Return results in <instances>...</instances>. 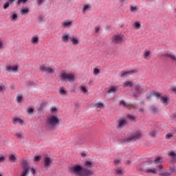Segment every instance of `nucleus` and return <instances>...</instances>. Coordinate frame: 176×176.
I'll return each instance as SVG.
<instances>
[{
    "instance_id": "nucleus-1",
    "label": "nucleus",
    "mask_w": 176,
    "mask_h": 176,
    "mask_svg": "<svg viewBox=\"0 0 176 176\" xmlns=\"http://www.w3.org/2000/svg\"><path fill=\"white\" fill-rule=\"evenodd\" d=\"M69 172L76 176H91L93 171L90 169L83 168L80 165H74L69 168Z\"/></svg>"
},
{
    "instance_id": "nucleus-2",
    "label": "nucleus",
    "mask_w": 176,
    "mask_h": 176,
    "mask_svg": "<svg viewBox=\"0 0 176 176\" xmlns=\"http://www.w3.org/2000/svg\"><path fill=\"white\" fill-rule=\"evenodd\" d=\"M58 123H60V120L56 116H51L47 120V125L50 129H54Z\"/></svg>"
},
{
    "instance_id": "nucleus-3",
    "label": "nucleus",
    "mask_w": 176,
    "mask_h": 176,
    "mask_svg": "<svg viewBox=\"0 0 176 176\" xmlns=\"http://www.w3.org/2000/svg\"><path fill=\"white\" fill-rule=\"evenodd\" d=\"M60 78L61 80L65 82H67V80H68V82H69L70 83L75 82V75L72 74L61 73Z\"/></svg>"
},
{
    "instance_id": "nucleus-4",
    "label": "nucleus",
    "mask_w": 176,
    "mask_h": 176,
    "mask_svg": "<svg viewBox=\"0 0 176 176\" xmlns=\"http://www.w3.org/2000/svg\"><path fill=\"white\" fill-rule=\"evenodd\" d=\"M140 138H141V133L140 132H135L124 139L123 142L126 144L128 141H135L140 140Z\"/></svg>"
},
{
    "instance_id": "nucleus-5",
    "label": "nucleus",
    "mask_w": 176,
    "mask_h": 176,
    "mask_svg": "<svg viewBox=\"0 0 176 176\" xmlns=\"http://www.w3.org/2000/svg\"><path fill=\"white\" fill-rule=\"evenodd\" d=\"M137 72H138V70L133 69L132 70H129V71H122L121 72H120V76H121V78H126V76H130V75H133L134 74H137Z\"/></svg>"
},
{
    "instance_id": "nucleus-6",
    "label": "nucleus",
    "mask_w": 176,
    "mask_h": 176,
    "mask_svg": "<svg viewBox=\"0 0 176 176\" xmlns=\"http://www.w3.org/2000/svg\"><path fill=\"white\" fill-rule=\"evenodd\" d=\"M23 164V172L21 174V176H27L28 174V170H30V166L28 165V162L27 160H23L22 162Z\"/></svg>"
},
{
    "instance_id": "nucleus-7",
    "label": "nucleus",
    "mask_w": 176,
    "mask_h": 176,
    "mask_svg": "<svg viewBox=\"0 0 176 176\" xmlns=\"http://www.w3.org/2000/svg\"><path fill=\"white\" fill-rule=\"evenodd\" d=\"M135 93L133 94V96L138 97V95L144 91V86H142L141 84H137L135 87Z\"/></svg>"
},
{
    "instance_id": "nucleus-8",
    "label": "nucleus",
    "mask_w": 176,
    "mask_h": 176,
    "mask_svg": "<svg viewBox=\"0 0 176 176\" xmlns=\"http://www.w3.org/2000/svg\"><path fill=\"white\" fill-rule=\"evenodd\" d=\"M40 71L42 72H47V74H54V68L49 66L42 65L40 67Z\"/></svg>"
},
{
    "instance_id": "nucleus-9",
    "label": "nucleus",
    "mask_w": 176,
    "mask_h": 176,
    "mask_svg": "<svg viewBox=\"0 0 176 176\" xmlns=\"http://www.w3.org/2000/svg\"><path fill=\"white\" fill-rule=\"evenodd\" d=\"M123 41V37L119 34L114 35L111 38V41L113 43H122Z\"/></svg>"
},
{
    "instance_id": "nucleus-10",
    "label": "nucleus",
    "mask_w": 176,
    "mask_h": 176,
    "mask_svg": "<svg viewBox=\"0 0 176 176\" xmlns=\"http://www.w3.org/2000/svg\"><path fill=\"white\" fill-rule=\"evenodd\" d=\"M72 37L69 36V34L68 33H64V34L62 36V41L65 43H68L69 41H71Z\"/></svg>"
},
{
    "instance_id": "nucleus-11",
    "label": "nucleus",
    "mask_w": 176,
    "mask_h": 176,
    "mask_svg": "<svg viewBox=\"0 0 176 176\" xmlns=\"http://www.w3.org/2000/svg\"><path fill=\"white\" fill-rule=\"evenodd\" d=\"M119 87L118 86H111L109 87V90L107 91V93L109 94H114V93H116L118 91V89Z\"/></svg>"
},
{
    "instance_id": "nucleus-12",
    "label": "nucleus",
    "mask_w": 176,
    "mask_h": 176,
    "mask_svg": "<svg viewBox=\"0 0 176 176\" xmlns=\"http://www.w3.org/2000/svg\"><path fill=\"white\" fill-rule=\"evenodd\" d=\"M160 98L162 100V104L164 105H168V104H170V98L167 96H161Z\"/></svg>"
},
{
    "instance_id": "nucleus-13",
    "label": "nucleus",
    "mask_w": 176,
    "mask_h": 176,
    "mask_svg": "<svg viewBox=\"0 0 176 176\" xmlns=\"http://www.w3.org/2000/svg\"><path fill=\"white\" fill-rule=\"evenodd\" d=\"M18 69H19L18 65L8 66L6 67V71H8V72H16V71H17Z\"/></svg>"
},
{
    "instance_id": "nucleus-14",
    "label": "nucleus",
    "mask_w": 176,
    "mask_h": 176,
    "mask_svg": "<svg viewBox=\"0 0 176 176\" xmlns=\"http://www.w3.org/2000/svg\"><path fill=\"white\" fill-rule=\"evenodd\" d=\"M52 163V160L49 157H45L44 158V167H49Z\"/></svg>"
},
{
    "instance_id": "nucleus-15",
    "label": "nucleus",
    "mask_w": 176,
    "mask_h": 176,
    "mask_svg": "<svg viewBox=\"0 0 176 176\" xmlns=\"http://www.w3.org/2000/svg\"><path fill=\"white\" fill-rule=\"evenodd\" d=\"M12 123L13 124H16L19 123L21 126H23L24 121L20 118H14L12 120Z\"/></svg>"
},
{
    "instance_id": "nucleus-16",
    "label": "nucleus",
    "mask_w": 176,
    "mask_h": 176,
    "mask_svg": "<svg viewBox=\"0 0 176 176\" xmlns=\"http://www.w3.org/2000/svg\"><path fill=\"white\" fill-rule=\"evenodd\" d=\"M134 86V82L131 81H125L122 84V87H132Z\"/></svg>"
},
{
    "instance_id": "nucleus-17",
    "label": "nucleus",
    "mask_w": 176,
    "mask_h": 176,
    "mask_svg": "<svg viewBox=\"0 0 176 176\" xmlns=\"http://www.w3.org/2000/svg\"><path fill=\"white\" fill-rule=\"evenodd\" d=\"M140 10V8L138 6H130V12L132 13H137Z\"/></svg>"
},
{
    "instance_id": "nucleus-18",
    "label": "nucleus",
    "mask_w": 176,
    "mask_h": 176,
    "mask_svg": "<svg viewBox=\"0 0 176 176\" xmlns=\"http://www.w3.org/2000/svg\"><path fill=\"white\" fill-rule=\"evenodd\" d=\"M138 170H139L140 171H144L145 173V170L146 169V164L145 163H142L141 164H140L138 167H137Z\"/></svg>"
},
{
    "instance_id": "nucleus-19",
    "label": "nucleus",
    "mask_w": 176,
    "mask_h": 176,
    "mask_svg": "<svg viewBox=\"0 0 176 176\" xmlns=\"http://www.w3.org/2000/svg\"><path fill=\"white\" fill-rule=\"evenodd\" d=\"M144 173H146L147 174H157V172L155 168L149 169L148 168H146Z\"/></svg>"
},
{
    "instance_id": "nucleus-20",
    "label": "nucleus",
    "mask_w": 176,
    "mask_h": 176,
    "mask_svg": "<svg viewBox=\"0 0 176 176\" xmlns=\"http://www.w3.org/2000/svg\"><path fill=\"white\" fill-rule=\"evenodd\" d=\"M126 124H127V122L126 121V120H120L118 122V127H120V129H122V127H124Z\"/></svg>"
},
{
    "instance_id": "nucleus-21",
    "label": "nucleus",
    "mask_w": 176,
    "mask_h": 176,
    "mask_svg": "<svg viewBox=\"0 0 176 176\" xmlns=\"http://www.w3.org/2000/svg\"><path fill=\"white\" fill-rule=\"evenodd\" d=\"M72 24V21H66L65 22H63L62 25L64 28H69V27H71Z\"/></svg>"
},
{
    "instance_id": "nucleus-22",
    "label": "nucleus",
    "mask_w": 176,
    "mask_h": 176,
    "mask_svg": "<svg viewBox=\"0 0 176 176\" xmlns=\"http://www.w3.org/2000/svg\"><path fill=\"white\" fill-rule=\"evenodd\" d=\"M143 57L145 58V60H149L151 58V52L150 51H144L143 54Z\"/></svg>"
},
{
    "instance_id": "nucleus-23",
    "label": "nucleus",
    "mask_w": 176,
    "mask_h": 176,
    "mask_svg": "<svg viewBox=\"0 0 176 176\" xmlns=\"http://www.w3.org/2000/svg\"><path fill=\"white\" fill-rule=\"evenodd\" d=\"M70 41L73 45H79V40L75 36H72V38H70Z\"/></svg>"
},
{
    "instance_id": "nucleus-24",
    "label": "nucleus",
    "mask_w": 176,
    "mask_h": 176,
    "mask_svg": "<svg viewBox=\"0 0 176 176\" xmlns=\"http://www.w3.org/2000/svg\"><path fill=\"white\" fill-rule=\"evenodd\" d=\"M22 16H25V14H28L30 13V8L28 7L24 8L21 11Z\"/></svg>"
},
{
    "instance_id": "nucleus-25",
    "label": "nucleus",
    "mask_w": 176,
    "mask_h": 176,
    "mask_svg": "<svg viewBox=\"0 0 176 176\" xmlns=\"http://www.w3.org/2000/svg\"><path fill=\"white\" fill-rule=\"evenodd\" d=\"M164 56L165 57H168L170 59L173 60V61H176L175 56H174V55H173L170 52H167L166 54H165Z\"/></svg>"
},
{
    "instance_id": "nucleus-26",
    "label": "nucleus",
    "mask_w": 176,
    "mask_h": 176,
    "mask_svg": "<svg viewBox=\"0 0 176 176\" xmlns=\"http://www.w3.org/2000/svg\"><path fill=\"white\" fill-rule=\"evenodd\" d=\"M8 160L11 163H15V162L16 160V155H13V154L10 155Z\"/></svg>"
},
{
    "instance_id": "nucleus-27",
    "label": "nucleus",
    "mask_w": 176,
    "mask_h": 176,
    "mask_svg": "<svg viewBox=\"0 0 176 176\" xmlns=\"http://www.w3.org/2000/svg\"><path fill=\"white\" fill-rule=\"evenodd\" d=\"M173 170L174 169H170L168 171H165V172L161 171V174L162 175H164V176H170L171 175V173H173Z\"/></svg>"
},
{
    "instance_id": "nucleus-28",
    "label": "nucleus",
    "mask_w": 176,
    "mask_h": 176,
    "mask_svg": "<svg viewBox=\"0 0 176 176\" xmlns=\"http://www.w3.org/2000/svg\"><path fill=\"white\" fill-rule=\"evenodd\" d=\"M155 164H159V163H163V158L162 157H157L154 160Z\"/></svg>"
},
{
    "instance_id": "nucleus-29",
    "label": "nucleus",
    "mask_w": 176,
    "mask_h": 176,
    "mask_svg": "<svg viewBox=\"0 0 176 176\" xmlns=\"http://www.w3.org/2000/svg\"><path fill=\"white\" fill-rule=\"evenodd\" d=\"M38 41H39V38H38V36H35L32 38L31 42H32V43L36 45V43H38Z\"/></svg>"
},
{
    "instance_id": "nucleus-30",
    "label": "nucleus",
    "mask_w": 176,
    "mask_h": 176,
    "mask_svg": "<svg viewBox=\"0 0 176 176\" xmlns=\"http://www.w3.org/2000/svg\"><path fill=\"white\" fill-rule=\"evenodd\" d=\"M59 93L61 94V96H64V94H67V90L64 87H60L59 89Z\"/></svg>"
},
{
    "instance_id": "nucleus-31",
    "label": "nucleus",
    "mask_w": 176,
    "mask_h": 176,
    "mask_svg": "<svg viewBox=\"0 0 176 176\" xmlns=\"http://www.w3.org/2000/svg\"><path fill=\"white\" fill-rule=\"evenodd\" d=\"M16 137L19 140H23V138H24V135H23V133L19 132V133L16 134Z\"/></svg>"
},
{
    "instance_id": "nucleus-32",
    "label": "nucleus",
    "mask_w": 176,
    "mask_h": 176,
    "mask_svg": "<svg viewBox=\"0 0 176 176\" xmlns=\"http://www.w3.org/2000/svg\"><path fill=\"white\" fill-rule=\"evenodd\" d=\"M6 90V87L3 85V83L0 84V93H2V91H5Z\"/></svg>"
},
{
    "instance_id": "nucleus-33",
    "label": "nucleus",
    "mask_w": 176,
    "mask_h": 176,
    "mask_svg": "<svg viewBox=\"0 0 176 176\" xmlns=\"http://www.w3.org/2000/svg\"><path fill=\"white\" fill-rule=\"evenodd\" d=\"M96 108H104V103L102 102H98L95 104Z\"/></svg>"
},
{
    "instance_id": "nucleus-34",
    "label": "nucleus",
    "mask_w": 176,
    "mask_h": 176,
    "mask_svg": "<svg viewBox=\"0 0 176 176\" xmlns=\"http://www.w3.org/2000/svg\"><path fill=\"white\" fill-rule=\"evenodd\" d=\"M150 109H151V112H153L154 113L157 112V108L155 106H151L150 107Z\"/></svg>"
},
{
    "instance_id": "nucleus-35",
    "label": "nucleus",
    "mask_w": 176,
    "mask_h": 176,
    "mask_svg": "<svg viewBox=\"0 0 176 176\" xmlns=\"http://www.w3.org/2000/svg\"><path fill=\"white\" fill-rule=\"evenodd\" d=\"M10 1H7V2H6L5 3H4V5H3V9L4 10H6V9H8V6H10Z\"/></svg>"
},
{
    "instance_id": "nucleus-36",
    "label": "nucleus",
    "mask_w": 176,
    "mask_h": 176,
    "mask_svg": "<svg viewBox=\"0 0 176 176\" xmlns=\"http://www.w3.org/2000/svg\"><path fill=\"white\" fill-rule=\"evenodd\" d=\"M85 166L88 168H91V162L90 161H87L85 163Z\"/></svg>"
},
{
    "instance_id": "nucleus-37",
    "label": "nucleus",
    "mask_w": 176,
    "mask_h": 176,
    "mask_svg": "<svg viewBox=\"0 0 176 176\" xmlns=\"http://www.w3.org/2000/svg\"><path fill=\"white\" fill-rule=\"evenodd\" d=\"M168 156H170V157H172L173 159H175V156H176V154L175 153H174V151H171L170 153H168Z\"/></svg>"
},
{
    "instance_id": "nucleus-38",
    "label": "nucleus",
    "mask_w": 176,
    "mask_h": 176,
    "mask_svg": "<svg viewBox=\"0 0 176 176\" xmlns=\"http://www.w3.org/2000/svg\"><path fill=\"white\" fill-rule=\"evenodd\" d=\"M89 8H90V5H84L82 8V12H86L87 10H89Z\"/></svg>"
},
{
    "instance_id": "nucleus-39",
    "label": "nucleus",
    "mask_w": 176,
    "mask_h": 176,
    "mask_svg": "<svg viewBox=\"0 0 176 176\" xmlns=\"http://www.w3.org/2000/svg\"><path fill=\"white\" fill-rule=\"evenodd\" d=\"M120 105H122V107H124V108H126L127 107V104H126V102H124V100H122L120 102Z\"/></svg>"
},
{
    "instance_id": "nucleus-40",
    "label": "nucleus",
    "mask_w": 176,
    "mask_h": 176,
    "mask_svg": "<svg viewBox=\"0 0 176 176\" xmlns=\"http://www.w3.org/2000/svg\"><path fill=\"white\" fill-rule=\"evenodd\" d=\"M41 159H42V157L40 155H37L34 157V162H39Z\"/></svg>"
},
{
    "instance_id": "nucleus-41",
    "label": "nucleus",
    "mask_w": 176,
    "mask_h": 176,
    "mask_svg": "<svg viewBox=\"0 0 176 176\" xmlns=\"http://www.w3.org/2000/svg\"><path fill=\"white\" fill-rule=\"evenodd\" d=\"M11 19L12 21H16L17 20V14H12Z\"/></svg>"
},
{
    "instance_id": "nucleus-42",
    "label": "nucleus",
    "mask_w": 176,
    "mask_h": 176,
    "mask_svg": "<svg viewBox=\"0 0 176 176\" xmlns=\"http://www.w3.org/2000/svg\"><path fill=\"white\" fill-rule=\"evenodd\" d=\"M170 138H173V135L170 133H168L166 135V140H170Z\"/></svg>"
},
{
    "instance_id": "nucleus-43",
    "label": "nucleus",
    "mask_w": 176,
    "mask_h": 176,
    "mask_svg": "<svg viewBox=\"0 0 176 176\" xmlns=\"http://www.w3.org/2000/svg\"><path fill=\"white\" fill-rule=\"evenodd\" d=\"M114 164L115 166H119V164H120V160L119 159L114 160Z\"/></svg>"
},
{
    "instance_id": "nucleus-44",
    "label": "nucleus",
    "mask_w": 176,
    "mask_h": 176,
    "mask_svg": "<svg viewBox=\"0 0 176 176\" xmlns=\"http://www.w3.org/2000/svg\"><path fill=\"white\" fill-rule=\"evenodd\" d=\"M26 2H28V0H18L17 3L20 5L21 3H25Z\"/></svg>"
},
{
    "instance_id": "nucleus-45",
    "label": "nucleus",
    "mask_w": 176,
    "mask_h": 176,
    "mask_svg": "<svg viewBox=\"0 0 176 176\" xmlns=\"http://www.w3.org/2000/svg\"><path fill=\"white\" fill-rule=\"evenodd\" d=\"M140 25H141V24H140V22L135 23V28H136V30H140Z\"/></svg>"
},
{
    "instance_id": "nucleus-46",
    "label": "nucleus",
    "mask_w": 176,
    "mask_h": 176,
    "mask_svg": "<svg viewBox=\"0 0 176 176\" xmlns=\"http://www.w3.org/2000/svg\"><path fill=\"white\" fill-rule=\"evenodd\" d=\"M100 74V69L96 68L94 69V75H98Z\"/></svg>"
},
{
    "instance_id": "nucleus-47",
    "label": "nucleus",
    "mask_w": 176,
    "mask_h": 176,
    "mask_svg": "<svg viewBox=\"0 0 176 176\" xmlns=\"http://www.w3.org/2000/svg\"><path fill=\"white\" fill-rule=\"evenodd\" d=\"M149 135L150 137H155V135H156V131H152L149 133Z\"/></svg>"
},
{
    "instance_id": "nucleus-48",
    "label": "nucleus",
    "mask_w": 176,
    "mask_h": 176,
    "mask_svg": "<svg viewBox=\"0 0 176 176\" xmlns=\"http://www.w3.org/2000/svg\"><path fill=\"white\" fill-rule=\"evenodd\" d=\"M126 108H128V109H135V107L133 104H127Z\"/></svg>"
},
{
    "instance_id": "nucleus-49",
    "label": "nucleus",
    "mask_w": 176,
    "mask_h": 176,
    "mask_svg": "<svg viewBox=\"0 0 176 176\" xmlns=\"http://www.w3.org/2000/svg\"><path fill=\"white\" fill-rule=\"evenodd\" d=\"M80 90L82 91V93H87V89H86L85 87H81Z\"/></svg>"
},
{
    "instance_id": "nucleus-50",
    "label": "nucleus",
    "mask_w": 176,
    "mask_h": 176,
    "mask_svg": "<svg viewBox=\"0 0 176 176\" xmlns=\"http://www.w3.org/2000/svg\"><path fill=\"white\" fill-rule=\"evenodd\" d=\"M23 100V97L22 96H17L16 97V101L17 102H21V100Z\"/></svg>"
},
{
    "instance_id": "nucleus-51",
    "label": "nucleus",
    "mask_w": 176,
    "mask_h": 176,
    "mask_svg": "<svg viewBox=\"0 0 176 176\" xmlns=\"http://www.w3.org/2000/svg\"><path fill=\"white\" fill-rule=\"evenodd\" d=\"M6 160V158L5 157H0V163H3Z\"/></svg>"
},
{
    "instance_id": "nucleus-52",
    "label": "nucleus",
    "mask_w": 176,
    "mask_h": 176,
    "mask_svg": "<svg viewBox=\"0 0 176 176\" xmlns=\"http://www.w3.org/2000/svg\"><path fill=\"white\" fill-rule=\"evenodd\" d=\"M36 2L38 3V5H42V3H43V2H45V0H36Z\"/></svg>"
},
{
    "instance_id": "nucleus-53",
    "label": "nucleus",
    "mask_w": 176,
    "mask_h": 176,
    "mask_svg": "<svg viewBox=\"0 0 176 176\" xmlns=\"http://www.w3.org/2000/svg\"><path fill=\"white\" fill-rule=\"evenodd\" d=\"M154 96L157 98H160V93H155Z\"/></svg>"
},
{
    "instance_id": "nucleus-54",
    "label": "nucleus",
    "mask_w": 176,
    "mask_h": 176,
    "mask_svg": "<svg viewBox=\"0 0 176 176\" xmlns=\"http://www.w3.org/2000/svg\"><path fill=\"white\" fill-rule=\"evenodd\" d=\"M129 119H130L131 120H134L135 119V118H134V116L129 115L128 116Z\"/></svg>"
},
{
    "instance_id": "nucleus-55",
    "label": "nucleus",
    "mask_w": 176,
    "mask_h": 176,
    "mask_svg": "<svg viewBox=\"0 0 176 176\" xmlns=\"http://www.w3.org/2000/svg\"><path fill=\"white\" fill-rule=\"evenodd\" d=\"M28 113H32V112H34V109L33 108H30L28 110Z\"/></svg>"
},
{
    "instance_id": "nucleus-56",
    "label": "nucleus",
    "mask_w": 176,
    "mask_h": 176,
    "mask_svg": "<svg viewBox=\"0 0 176 176\" xmlns=\"http://www.w3.org/2000/svg\"><path fill=\"white\" fill-rule=\"evenodd\" d=\"M116 173H117V174H122V170L121 169H117Z\"/></svg>"
},
{
    "instance_id": "nucleus-57",
    "label": "nucleus",
    "mask_w": 176,
    "mask_h": 176,
    "mask_svg": "<svg viewBox=\"0 0 176 176\" xmlns=\"http://www.w3.org/2000/svg\"><path fill=\"white\" fill-rule=\"evenodd\" d=\"M3 47V43H2V41L0 40V49H2Z\"/></svg>"
},
{
    "instance_id": "nucleus-58",
    "label": "nucleus",
    "mask_w": 176,
    "mask_h": 176,
    "mask_svg": "<svg viewBox=\"0 0 176 176\" xmlns=\"http://www.w3.org/2000/svg\"><path fill=\"white\" fill-rule=\"evenodd\" d=\"M95 31H96V32H98V31H100V27H96L95 28Z\"/></svg>"
},
{
    "instance_id": "nucleus-59",
    "label": "nucleus",
    "mask_w": 176,
    "mask_h": 176,
    "mask_svg": "<svg viewBox=\"0 0 176 176\" xmlns=\"http://www.w3.org/2000/svg\"><path fill=\"white\" fill-rule=\"evenodd\" d=\"M56 111H57V109L56 107H53L52 109V112H56Z\"/></svg>"
},
{
    "instance_id": "nucleus-60",
    "label": "nucleus",
    "mask_w": 176,
    "mask_h": 176,
    "mask_svg": "<svg viewBox=\"0 0 176 176\" xmlns=\"http://www.w3.org/2000/svg\"><path fill=\"white\" fill-rule=\"evenodd\" d=\"M31 171H32V173L33 174H35V173H36L35 169H34V168H32L31 169Z\"/></svg>"
},
{
    "instance_id": "nucleus-61",
    "label": "nucleus",
    "mask_w": 176,
    "mask_h": 176,
    "mask_svg": "<svg viewBox=\"0 0 176 176\" xmlns=\"http://www.w3.org/2000/svg\"><path fill=\"white\" fill-rule=\"evenodd\" d=\"M139 112H144V109L140 108L139 109Z\"/></svg>"
},
{
    "instance_id": "nucleus-62",
    "label": "nucleus",
    "mask_w": 176,
    "mask_h": 176,
    "mask_svg": "<svg viewBox=\"0 0 176 176\" xmlns=\"http://www.w3.org/2000/svg\"><path fill=\"white\" fill-rule=\"evenodd\" d=\"M158 168H163V166H162V164H160V165L158 166Z\"/></svg>"
},
{
    "instance_id": "nucleus-63",
    "label": "nucleus",
    "mask_w": 176,
    "mask_h": 176,
    "mask_svg": "<svg viewBox=\"0 0 176 176\" xmlns=\"http://www.w3.org/2000/svg\"><path fill=\"white\" fill-rule=\"evenodd\" d=\"M130 163H131L130 160H128V161L126 162V164H130Z\"/></svg>"
},
{
    "instance_id": "nucleus-64",
    "label": "nucleus",
    "mask_w": 176,
    "mask_h": 176,
    "mask_svg": "<svg viewBox=\"0 0 176 176\" xmlns=\"http://www.w3.org/2000/svg\"><path fill=\"white\" fill-rule=\"evenodd\" d=\"M82 156L85 157V156H86V154L82 153Z\"/></svg>"
}]
</instances>
